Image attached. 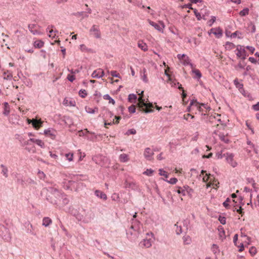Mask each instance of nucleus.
Instances as JSON below:
<instances>
[{
    "instance_id": "1",
    "label": "nucleus",
    "mask_w": 259,
    "mask_h": 259,
    "mask_svg": "<svg viewBox=\"0 0 259 259\" xmlns=\"http://www.w3.org/2000/svg\"><path fill=\"white\" fill-rule=\"evenodd\" d=\"M48 192L47 199L51 204L56 205V207L61 208V197L62 193L57 188L49 187L46 188Z\"/></svg>"
},
{
    "instance_id": "2",
    "label": "nucleus",
    "mask_w": 259,
    "mask_h": 259,
    "mask_svg": "<svg viewBox=\"0 0 259 259\" xmlns=\"http://www.w3.org/2000/svg\"><path fill=\"white\" fill-rule=\"evenodd\" d=\"M143 93L144 91H141V93L139 94L140 97L138 98L137 105L141 108L142 110L146 113L153 112L154 110L151 108L153 107V105L152 103H147V101H145V100L143 99Z\"/></svg>"
},
{
    "instance_id": "3",
    "label": "nucleus",
    "mask_w": 259,
    "mask_h": 259,
    "mask_svg": "<svg viewBox=\"0 0 259 259\" xmlns=\"http://www.w3.org/2000/svg\"><path fill=\"white\" fill-rule=\"evenodd\" d=\"M94 217V213L91 211L81 209L79 210L77 220L84 223H88L91 222Z\"/></svg>"
},
{
    "instance_id": "4",
    "label": "nucleus",
    "mask_w": 259,
    "mask_h": 259,
    "mask_svg": "<svg viewBox=\"0 0 259 259\" xmlns=\"http://www.w3.org/2000/svg\"><path fill=\"white\" fill-rule=\"evenodd\" d=\"M0 236L4 240L9 242L11 240V235L9 230L4 226L0 225Z\"/></svg>"
},
{
    "instance_id": "5",
    "label": "nucleus",
    "mask_w": 259,
    "mask_h": 259,
    "mask_svg": "<svg viewBox=\"0 0 259 259\" xmlns=\"http://www.w3.org/2000/svg\"><path fill=\"white\" fill-rule=\"evenodd\" d=\"M226 162L232 167L235 168L237 166L238 163L234 159V155L233 153L227 152L224 154Z\"/></svg>"
},
{
    "instance_id": "6",
    "label": "nucleus",
    "mask_w": 259,
    "mask_h": 259,
    "mask_svg": "<svg viewBox=\"0 0 259 259\" xmlns=\"http://www.w3.org/2000/svg\"><path fill=\"white\" fill-rule=\"evenodd\" d=\"M236 55L238 58L244 60L246 58V52L243 46L238 45L236 50Z\"/></svg>"
},
{
    "instance_id": "7",
    "label": "nucleus",
    "mask_w": 259,
    "mask_h": 259,
    "mask_svg": "<svg viewBox=\"0 0 259 259\" xmlns=\"http://www.w3.org/2000/svg\"><path fill=\"white\" fill-rule=\"evenodd\" d=\"M149 23L150 25L152 26L155 29L159 32H163V29L165 27V25L163 22L159 21L158 23H156L153 21H149Z\"/></svg>"
},
{
    "instance_id": "8",
    "label": "nucleus",
    "mask_w": 259,
    "mask_h": 259,
    "mask_svg": "<svg viewBox=\"0 0 259 259\" xmlns=\"http://www.w3.org/2000/svg\"><path fill=\"white\" fill-rule=\"evenodd\" d=\"M44 134L47 137H50L52 139L54 140L56 137L57 132L56 130L52 128H49L44 131Z\"/></svg>"
},
{
    "instance_id": "9",
    "label": "nucleus",
    "mask_w": 259,
    "mask_h": 259,
    "mask_svg": "<svg viewBox=\"0 0 259 259\" xmlns=\"http://www.w3.org/2000/svg\"><path fill=\"white\" fill-rule=\"evenodd\" d=\"M39 27L35 24H30L28 25L29 30L34 35H40L42 34L41 32L37 30V28Z\"/></svg>"
},
{
    "instance_id": "10",
    "label": "nucleus",
    "mask_w": 259,
    "mask_h": 259,
    "mask_svg": "<svg viewBox=\"0 0 259 259\" xmlns=\"http://www.w3.org/2000/svg\"><path fill=\"white\" fill-rule=\"evenodd\" d=\"M153 151L150 148H146L144 152L145 158L148 160H151L153 159Z\"/></svg>"
},
{
    "instance_id": "11",
    "label": "nucleus",
    "mask_w": 259,
    "mask_h": 259,
    "mask_svg": "<svg viewBox=\"0 0 259 259\" xmlns=\"http://www.w3.org/2000/svg\"><path fill=\"white\" fill-rule=\"evenodd\" d=\"M104 75L105 73L103 70L99 68L93 71L92 74V77L93 78H100L104 76Z\"/></svg>"
},
{
    "instance_id": "12",
    "label": "nucleus",
    "mask_w": 259,
    "mask_h": 259,
    "mask_svg": "<svg viewBox=\"0 0 259 259\" xmlns=\"http://www.w3.org/2000/svg\"><path fill=\"white\" fill-rule=\"evenodd\" d=\"M142 224L139 221L137 220L132 219V225L131 228L133 229L135 231L139 232L140 230Z\"/></svg>"
},
{
    "instance_id": "13",
    "label": "nucleus",
    "mask_w": 259,
    "mask_h": 259,
    "mask_svg": "<svg viewBox=\"0 0 259 259\" xmlns=\"http://www.w3.org/2000/svg\"><path fill=\"white\" fill-rule=\"evenodd\" d=\"M24 225L26 229V232H27V233L30 234L32 235H35V233L33 231V227L29 222H25Z\"/></svg>"
},
{
    "instance_id": "14",
    "label": "nucleus",
    "mask_w": 259,
    "mask_h": 259,
    "mask_svg": "<svg viewBox=\"0 0 259 259\" xmlns=\"http://www.w3.org/2000/svg\"><path fill=\"white\" fill-rule=\"evenodd\" d=\"M70 178L72 179L71 181H69V183L74 182L75 181H82L85 179L86 177L82 175H72L70 176Z\"/></svg>"
},
{
    "instance_id": "15",
    "label": "nucleus",
    "mask_w": 259,
    "mask_h": 259,
    "mask_svg": "<svg viewBox=\"0 0 259 259\" xmlns=\"http://www.w3.org/2000/svg\"><path fill=\"white\" fill-rule=\"evenodd\" d=\"M90 32L95 37L97 38H100L101 36L99 27L98 26L94 25L91 28Z\"/></svg>"
},
{
    "instance_id": "16",
    "label": "nucleus",
    "mask_w": 259,
    "mask_h": 259,
    "mask_svg": "<svg viewBox=\"0 0 259 259\" xmlns=\"http://www.w3.org/2000/svg\"><path fill=\"white\" fill-rule=\"evenodd\" d=\"M153 241V240L151 238L144 239L140 242V245L141 246H143L146 248H149L152 246Z\"/></svg>"
},
{
    "instance_id": "17",
    "label": "nucleus",
    "mask_w": 259,
    "mask_h": 259,
    "mask_svg": "<svg viewBox=\"0 0 259 259\" xmlns=\"http://www.w3.org/2000/svg\"><path fill=\"white\" fill-rule=\"evenodd\" d=\"M190 106H193V109L195 108L200 112L202 111L201 105L196 100H192L191 101Z\"/></svg>"
},
{
    "instance_id": "18",
    "label": "nucleus",
    "mask_w": 259,
    "mask_h": 259,
    "mask_svg": "<svg viewBox=\"0 0 259 259\" xmlns=\"http://www.w3.org/2000/svg\"><path fill=\"white\" fill-rule=\"evenodd\" d=\"M85 132L88 133V134L90 135H87L86 138L90 141H94L97 138V135H96L95 133L94 132H91L88 131L87 129H85Z\"/></svg>"
},
{
    "instance_id": "19",
    "label": "nucleus",
    "mask_w": 259,
    "mask_h": 259,
    "mask_svg": "<svg viewBox=\"0 0 259 259\" xmlns=\"http://www.w3.org/2000/svg\"><path fill=\"white\" fill-rule=\"evenodd\" d=\"M61 199V208L63 206H65V205L67 204L69 200L68 198H67V196L62 193V197L60 198Z\"/></svg>"
},
{
    "instance_id": "20",
    "label": "nucleus",
    "mask_w": 259,
    "mask_h": 259,
    "mask_svg": "<svg viewBox=\"0 0 259 259\" xmlns=\"http://www.w3.org/2000/svg\"><path fill=\"white\" fill-rule=\"evenodd\" d=\"M182 63L185 66L190 65L192 68L193 66V64L191 63L190 59L186 55L182 59Z\"/></svg>"
},
{
    "instance_id": "21",
    "label": "nucleus",
    "mask_w": 259,
    "mask_h": 259,
    "mask_svg": "<svg viewBox=\"0 0 259 259\" xmlns=\"http://www.w3.org/2000/svg\"><path fill=\"white\" fill-rule=\"evenodd\" d=\"M42 122L40 120L33 119L32 126L35 129L38 130V128H39L41 126H42Z\"/></svg>"
},
{
    "instance_id": "22",
    "label": "nucleus",
    "mask_w": 259,
    "mask_h": 259,
    "mask_svg": "<svg viewBox=\"0 0 259 259\" xmlns=\"http://www.w3.org/2000/svg\"><path fill=\"white\" fill-rule=\"evenodd\" d=\"M95 195L97 197H99L101 199H103L105 200H106L107 199V197L106 195L103 192H102L100 190H96L95 191Z\"/></svg>"
},
{
    "instance_id": "23",
    "label": "nucleus",
    "mask_w": 259,
    "mask_h": 259,
    "mask_svg": "<svg viewBox=\"0 0 259 259\" xmlns=\"http://www.w3.org/2000/svg\"><path fill=\"white\" fill-rule=\"evenodd\" d=\"M67 211L70 213L71 214L73 215L76 218V219L77 220V216L78 215V213H79V211L77 210V209H75L72 207H69L67 210Z\"/></svg>"
},
{
    "instance_id": "24",
    "label": "nucleus",
    "mask_w": 259,
    "mask_h": 259,
    "mask_svg": "<svg viewBox=\"0 0 259 259\" xmlns=\"http://www.w3.org/2000/svg\"><path fill=\"white\" fill-rule=\"evenodd\" d=\"M138 46L139 48H140L142 50L146 52L148 50V46L147 44L143 41H139L138 44Z\"/></svg>"
},
{
    "instance_id": "25",
    "label": "nucleus",
    "mask_w": 259,
    "mask_h": 259,
    "mask_svg": "<svg viewBox=\"0 0 259 259\" xmlns=\"http://www.w3.org/2000/svg\"><path fill=\"white\" fill-rule=\"evenodd\" d=\"M178 194H181L183 196L186 195V186H184L183 187H179L178 189L175 190Z\"/></svg>"
},
{
    "instance_id": "26",
    "label": "nucleus",
    "mask_w": 259,
    "mask_h": 259,
    "mask_svg": "<svg viewBox=\"0 0 259 259\" xmlns=\"http://www.w3.org/2000/svg\"><path fill=\"white\" fill-rule=\"evenodd\" d=\"M52 223L51 219L49 217H45L42 220V226L46 227H48Z\"/></svg>"
},
{
    "instance_id": "27",
    "label": "nucleus",
    "mask_w": 259,
    "mask_h": 259,
    "mask_svg": "<svg viewBox=\"0 0 259 259\" xmlns=\"http://www.w3.org/2000/svg\"><path fill=\"white\" fill-rule=\"evenodd\" d=\"M227 135L224 134V133H220L219 134V137L220 139L224 142L225 143H228L229 142V140L227 138Z\"/></svg>"
},
{
    "instance_id": "28",
    "label": "nucleus",
    "mask_w": 259,
    "mask_h": 259,
    "mask_svg": "<svg viewBox=\"0 0 259 259\" xmlns=\"http://www.w3.org/2000/svg\"><path fill=\"white\" fill-rule=\"evenodd\" d=\"M184 244L185 245H189L192 242L191 238L188 235H185L183 237Z\"/></svg>"
},
{
    "instance_id": "29",
    "label": "nucleus",
    "mask_w": 259,
    "mask_h": 259,
    "mask_svg": "<svg viewBox=\"0 0 259 259\" xmlns=\"http://www.w3.org/2000/svg\"><path fill=\"white\" fill-rule=\"evenodd\" d=\"M1 167L2 168V174L5 178H8V168L4 164H1Z\"/></svg>"
},
{
    "instance_id": "30",
    "label": "nucleus",
    "mask_w": 259,
    "mask_h": 259,
    "mask_svg": "<svg viewBox=\"0 0 259 259\" xmlns=\"http://www.w3.org/2000/svg\"><path fill=\"white\" fill-rule=\"evenodd\" d=\"M4 109L3 111V114L5 115L8 116L10 113V107L9 104L7 102H5L4 103Z\"/></svg>"
},
{
    "instance_id": "31",
    "label": "nucleus",
    "mask_w": 259,
    "mask_h": 259,
    "mask_svg": "<svg viewBox=\"0 0 259 259\" xmlns=\"http://www.w3.org/2000/svg\"><path fill=\"white\" fill-rule=\"evenodd\" d=\"M44 45V42L41 40H37L34 42L33 46L35 48H41Z\"/></svg>"
},
{
    "instance_id": "32",
    "label": "nucleus",
    "mask_w": 259,
    "mask_h": 259,
    "mask_svg": "<svg viewBox=\"0 0 259 259\" xmlns=\"http://www.w3.org/2000/svg\"><path fill=\"white\" fill-rule=\"evenodd\" d=\"M63 105L66 106H74L75 102L73 101H69L67 98H65L63 102Z\"/></svg>"
},
{
    "instance_id": "33",
    "label": "nucleus",
    "mask_w": 259,
    "mask_h": 259,
    "mask_svg": "<svg viewBox=\"0 0 259 259\" xmlns=\"http://www.w3.org/2000/svg\"><path fill=\"white\" fill-rule=\"evenodd\" d=\"M119 160L121 162H125L128 160V155L126 154H121L119 156Z\"/></svg>"
},
{
    "instance_id": "34",
    "label": "nucleus",
    "mask_w": 259,
    "mask_h": 259,
    "mask_svg": "<svg viewBox=\"0 0 259 259\" xmlns=\"http://www.w3.org/2000/svg\"><path fill=\"white\" fill-rule=\"evenodd\" d=\"M235 47V45L231 42L227 41L225 44V49L227 50H231Z\"/></svg>"
},
{
    "instance_id": "35",
    "label": "nucleus",
    "mask_w": 259,
    "mask_h": 259,
    "mask_svg": "<svg viewBox=\"0 0 259 259\" xmlns=\"http://www.w3.org/2000/svg\"><path fill=\"white\" fill-rule=\"evenodd\" d=\"M211 251L214 254H219L220 253L219 246L215 244H213L211 246Z\"/></svg>"
},
{
    "instance_id": "36",
    "label": "nucleus",
    "mask_w": 259,
    "mask_h": 259,
    "mask_svg": "<svg viewBox=\"0 0 259 259\" xmlns=\"http://www.w3.org/2000/svg\"><path fill=\"white\" fill-rule=\"evenodd\" d=\"M137 98V96L134 94H130L128 96V101L132 103L135 102Z\"/></svg>"
},
{
    "instance_id": "37",
    "label": "nucleus",
    "mask_w": 259,
    "mask_h": 259,
    "mask_svg": "<svg viewBox=\"0 0 259 259\" xmlns=\"http://www.w3.org/2000/svg\"><path fill=\"white\" fill-rule=\"evenodd\" d=\"M246 65V63L244 62H239L237 65H235L234 66L235 68L236 69H244L245 68V66Z\"/></svg>"
},
{
    "instance_id": "38",
    "label": "nucleus",
    "mask_w": 259,
    "mask_h": 259,
    "mask_svg": "<svg viewBox=\"0 0 259 259\" xmlns=\"http://www.w3.org/2000/svg\"><path fill=\"white\" fill-rule=\"evenodd\" d=\"M239 15L243 17L249 14V9L245 8L239 12Z\"/></svg>"
},
{
    "instance_id": "39",
    "label": "nucleus",
    "mask_w": 259,
    "mask_h": 259,
    "mask_svg": "<svg viewBox=\"0 0 259 259\" xmlns=\"http://www.w3.org/2000/svg\"><path fill=\"white\" fill-rule=\"evenodd\" d=\"M192 72L195 75L194 78L196 79H200L202 76L201 72L198 69L193 70Z\"/></svg>"
},
{
    "instance_id": "40",
    "label": "nucleus",
    "mask_w": 259,
    "mask_h": 259,
    "mask_svg": "<svg viewBox=\"0 0 259 259\" xmlns=\"http://www.w3.org/2000/svg\"><path fill=\"white\" fill-rule=\"evenodd\" d=\"M104 99L105 100H109V103H111L112 104H114L115 102L113 99H112L108 94H106L103 97Z\"/></svg>"
},
{
    "instance_id": "41",
    "label": "nucleus",
    "mask_w": 259,
    "mask_h": 259,
    "mask_svg": "<svg viewBox=\"0 0 259 259\" xmlns=\"http://www.w3.org/2000/svg\"><path fill=\"white\" fill-rule=\"evenodd\" d=\"M154 170L151 168L147 169L143 172V174L147 176H152L154 173Z\"/></svg>"
},
{
    "instance_id": "42",
    "label": "nucleus",
    "mask_w": 259,
    "mask_h": 259,
    "mask_svg": "<svg viewBox=\"0 0 259 259\" xmlns=\"http://www.w3.org/2000/svg\"><path fill=\"white\" fill-rule=\"evenodd\" d=\"M190 171H191V176H195L196 177H199V179H200L201 177V175H199L198 174V171L194 169V168H191L190 169Z\"/></svg>"
},
{
    "instance_id": "43",
    "label": "nucleus",
    "mask_w": 259,
    "mask_h": 259,
    "mask_svg": "<svg viewBox=\"0 0 259 259\" xmlns=\"http://www.w3.org/2000/svg\"><path fill=\"white\" fill-rule=\"evenodd\" d=\"M159 175L160 176H164L165 178H167L168 177V174L162 168L159 169Z\"/></svg>"
},
{
    "instance_id": "44",
    "label": "nucleus",
    "mask_w": 259,
    "mask_h": 259,
    "mask_svg": "<svg viewBox=\"0 0 259 259\" xmlns=\"http://www.w3.org/2000/svg\"><path fill=\"white\" fill-rule=\"evenodd\" d=\"M10 122L15 123L18 121V116L16 115H12L9 119Z\"/></svg>"
},
{
    "instance_id": "45",
    "label": "nucleus",
    "mask_w": 259,
    "mask_h": 259,
    "mask_svg": "<svg viewBox=\"0 0 259 259\" xmlns=\"http://www.w3.org/2000/svg\"><path fill=\"white\" fill-rule=\"evenodd\" d=\"M164 181L167 182L169 184H175L178 182V179L176 178H171L169 180L167 179H163Z\"/></svg>"
},
{
    "instance_id": "46",
    "label": "nucleus",
    "mask_w": 259,
    "mask_h": 259,
    "mask_svg": "<svg viewBox=\"0 0 259 259\" xmlns=\"http://www.w3.org/2000/svg\"><path fill=\"white\" fill-rule=\"evenodd\" d=\"M214 29H211L210 30L211 32L214 34L215 35L217 36L218 37L221 36L222 35V31L220 29H218L217 31H213Z\"/></svg>"
},
{
    "instance_id": "47",
    "label": "nucleus",
    "mask_w": 259,
    "mask_h": 259,
    "mask_svg": "<svg viewBox=\"0 0 259 259\" xmlns=\"http://www.w3.org/2000/svg\"><path fill=\"white\" fill-rule=\"evenodd\" d=\"M234 84L236 85V88H238L239 90L243 89V85L242 83H240L237 79L234 80Z\"/></svg>"
},
{
    "instance_id": "48",
    "label": "nucleus",
    "mask_w": 259,
    "mask_h": 259,
    "mask_svg": "<svg viewBox=\"0 0 259 259\" xmlns=\"http://www.w3.org/2000/svg\"><path fill=\"white\" fill-rule=\"evenodd\" d=\"M186 195L192 196L193 193V190L190 188L188 186H186Z\"/></svg>"
},
{
    "instance_id": "49",
    "label": "nucleus",
    "mask_w": 259,
    "mask_h": 259,
    "mask_svg": "<svg viewBox=\"0 0 259 259\" xmlns=\"http://www.w3.org/2000/svg\"><path fill=\"white\" fill-rule=\"evenodd\" d=\"M65 156L66 158V159L69 161H72L73 158V154L71 153H68L65 154Z\"/></svg>"
},
{
    "instance_id": "50",
    "label": "nucleus",
    "mask_w": 259,
    "mask_h": 259,
    "mask_svg": "<svg viewBox=\"0 0 259 259\" xmlns=\"http://www.w3.org/2000/svg\"><path fill=\"white\" fill-rule=\"evenodd\" d=\"M107 73L108 74L110 73L113 77L120 78V76L119 74L116 71H111L109 72V71L108 70Z\"/></svg>"
},
{
    "instance_id": "51",
    "label": "nucleus",
    "mask_w": 259,
    "mask_h": 259,
    "mask_svg": "<svg viewBox=\"0 0 259 259\" xmlns=\"http://www.w3.org/2000/svg\"><path fill=\"white\" fill-rule=\"evenodd\" d=\"M54 26L53 25H51V26H49L48 27V28H47V31L49 32V37H55V35H53V33L54 32V31L53 30L51 29V30H50V29L51 28H53Z\"/></svg>"
},
{
    "instance_id": "52",
    "label": "nucleus",
    "mask_w": 259,
    "mask_h": 259,
    "mask_svg": "<svg viewBox=\"0 0 259 259\" xmlns=\"http://www.w3.org/2000/svg\"><path fill=\"white\" fill-rule=\"evenodd\" d=\"M35 144H37L38 146H40L41 148L45 147V143L41 140L37 139V140H36L35 141Z\"/></svg>"
},
{
    "instance_id": "53",
    "label": "nucleus",
    "mask_w": 259,
    "mask_h": 259,
    "mask_svg": "<svg viewBox=\"0 0 259 259\" xmlns=\"http://www.w3.org/2000/svg\"><path fill=\"white\" fill-rule=\"evenodd\" d=\"M219 231H220V234H219L220 237L223 239L225 238V237H226L225 233V231L223 229V228H221L219 229Z\"/></svg>"
},
{
    "instance_id": "54",
    "label": "nucleus",
    "mask_w": 259,
    "mask_h": 259,
    "mask_svg": "<svg viewBox=\"0 0 259 259\" xmlns=\"http://www.w3.org/2000/svg\"><path fill=\"white\" fill-rule=\"evenodd\" d=\"M249 252L252 256H253L256 253V249L255 247L252 246L249 248Z\"/></svg>"
},
{
    "instance_id": "55",
    "label": "nucleus",
    "mask_w": 259,
    "mask_h": 259,
    "mask_svg": "<svg viewBox=\"0 0 259 259\" xmlns=\"http://www.w3.org/2000/svg\"><path fill=\"white\" fill-rule=\"evenodd\" d=\"M79 95L81 97L84 98L87 95V91L81 89L79 91Z\"/></svg>"
},
{
    "instance_id": "56",
    "label": "nucleus",
    "mask_w": 259,
    "mask_h": 259,
    "mask_svg": "<svg viewBox=\"0 0 259 259\" xmlns=\"http://www.w3.org/2000/svg\"><path fill=\"white\" fill-rule=\"evenodd\" d=\"M17 183L20 185H24L25 182L21 177H17Z\"/></svg>"
},
{
    "instance_id": "57",
    "label": "nucleus",
    "mask_w": 259,
    "mask_h": 259,
    "mask_svg": "<svg viewBox=\"0 0 259 259\" xmlns=\"http://www.w3.org/2000/svg\"><path fill=\"white\" fill-rule=\"evenodd\" d=\"M219 221L222 225H225L226 223V219L225 217L220 216Z\"/></svg>"
},
{
    "instance_id": "58",
    "label": "nucleus",
    "mask_w": 259,
    "mask_h": 259,
    "mask_svg": "<svg viewBox=\"0 0 259 259\" xmlns=\"http://www.w3.org/2000/svg\"><path fill=\"white\" fill-rule=\"evenodd\" d=\"M78 136L80 137L81 136H85L87 137V134H88V133L85 132V129L83 130H80L78 132Z\"/></svg>"
},
{
    "instance_id": "59",
    "label": "nucleus",
    "mask_w": 259,
    "mask_h": 259,
    "mask_svg": "<svg viewBox=\"0 0 259 259\" xmlns=\"http://www.w3.org/2000/svg\"><path fill=\"white\" fill-rule=\"evenodd\" d=\"M194 14L198 20H200L202 19L201 14L196 9L194 11Z\"/></svg>"
},
{
    "instance_id": "60",
    "label": "nucleus",
    "mask_w": 259,
    "mask_h": 259,
    "mask_svg": "<svg viewBox=\"0 0 259 259\" xmlns=\"http://www.w3.org/2000/svg\"><path fill=\"white\" fill-rule=\"evenodd\" d=\"M216 18L215 16H211V19L208 21V25L209 26H212L213 23L215 21Z\"/></svg>"
},
{
    "instance_id": "61",
    "label": "nucleus",
    "mask_w": 259,
    "mask_h": 259,
    "mask_svg": "<svg viewBox=\"0 0 259 259\" xmlns=\"http://www.w3.org/2000/svg\"><path fill=\"white\" fill-rule=\"evenodd\" d=\"M136 133V131L134 128L129 129L126 132V134L127 135H135Z\"/></svg>"
},
{
    "instance_id": "62",
    "label": "nucleus",
    "mask_w": 259,
    "mask_h": 259,
    "mask_svg": "<svg viewBox=\"0 0 259 259\" xmlns=\"http://www.w3.org/2000/svg\"><path fill=\"white\" fill-rule=\"evenodd\" d=\"M128 111L131 113H134L136 111V108L134 105H132L128 107Z\"/></svg>"
},
{
    "instance_id": "63",
    "label": "nucleus",
    "mask_w": 259,
    "mask_h": 259,
    "mask_svg": "<svg viewBox=\"0 0 259 259\" xmlns=\"http://www.w3.org/2000/svg\"><path fill=\"white\" fill-rule=\"evenodd\" d=\"M75 79V76L73 75L69 74L67 76V79L70 82H73Z\"/></svg>"
},
{
    "instance_id": "64",
    "label": "nucleus",
    "mask_w": 259,
    "mask_h": 259,
    "mask_svg": "<svg viewBox=\"0 0 259 259\" xmlns=\"http://www.w3.org/2000/svg\"><path fill=\"white\" fill-rule=\"evenodd\" d=\"M252 108L255 111H259V102L252 106Z\"/></svg>"
}]
</instances>
